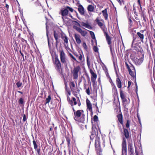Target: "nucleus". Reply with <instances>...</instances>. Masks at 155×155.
Masks as SVG:
<instances>
[{
  "label": "nucleus",
  "mask_w": 155,
  "mask_h": 155,
  "mask_svg": "<svg viewBox=\"0 0 155 155\" xmlns=\"http://www.w3.org/2000/svg\"><path fill=\"white\" fill-rule=\"evenodd\" d=\"M73 28L76 30L78 32H79L81 29L80 28L76 26H74Z\"/></svg>",
  "instance_id": "38"
},
{
  "label": "nucleus",
  "mask_w": 155,
  "mask_h": 155,
  "mask_svg": "<svg viewBox=\"0 0 155 155\" xmlns=\"http://www.w3.org/2000/svg\"><path fill=\"white\" fill-rule=\"evenodd\" d=\"M90 32V34L91 36V38L94 39H95V37L94 32L92 31L87 30Z\"/></svg>",
  "instance_id": "31"
},
{
  "label": "nucleus",
  "mask_w": 155,
  "mask_h": 155,
  "mask_svg": "<svg viewBox=\"0 0 155 155\" xmlns=\"http://www.w3.org/2000/svg\"><path fill=\"white\" fill-rule=\"evenodd\" d=\"M113 91L115 93H117V88H114V89H112Z\"/></svg>",
  "instance_id": "63"
},
{
  "label": "nucleus",
  "mask_w": 155,
  "mask_h": 155,
  "mask_svg": "<svg viewBox=\"0 0 155 155\" xmlns=\"http://www.w3.org/2000/svg\"><path fill=\"white\" fill-rule=\"evenodd\" d=\"M120 95L121 99H123L125 98V96L123 91L121 89L120 90Z\"/></svg>",
  "instance_id": "29"
},
{
  "label": "nucleus",
  "mask_w": 155,
  "mask_h": 155,
  "mask_svg": "<svg viewBox=\"0 0 155 155\" xmlns=\"http://www.w3.org/2000/svg\"><path fill=\"white\" fill-rule=\"evenodd\" d=\"M79 60L80 61L82 60V55L81 54H80V56H79Z\"/></svg>",
  "instance_id": "64"
},
{
  "label": "nucleus",
  "mask_w": 155,
  "mask_h": 155,
  "mask_svg": "<svg viewBox=\"0 0 155 155\" xmlns=\"http://www.w3.org/2000/svg\"><path fill=\"white\" fill-rule=\"evenodd\" d=\"M60 60L61 63L65 64L66 61V55L63 50H62L60 52Z\"/></svg>",
  "instance_id": "6"
},
{
  "label": "nucleus",
  "mask_w": 155,
  "mask_h": 155,
  "mask_svg": "<svg viewBox=\"0 0 155 155\" xmlns=\"http://www.w3.org/2000/svg\"><path fill=\"white\" fill-rule=\"evenodd\" d=\"M124 9L126 10L127 14V15L129 16V10L128 9V6L125 5L124 7Z\"/></svg>",
  "instance_id": "36"
},
{
  "label": "nucleus",
  "mask_w": 155,
  "mask_h": 155,
  "mask_svg": "<svg viewBox=\"0 0 155 155\" xmlns=\"http://www.w3.org/2000/svg\"><path fill=\"white\" fill-rule=\"evenodd\" d=\"M123 102L124 103V104H128L127 103V100L126 98H124L123 99H122Z\"/></svg>",
  "instance_id": "43"
},
{
  "label": "nucleus",
  "mask_w": 155,
  "mask_h": 155,
  "mask_svg": "<svg viewBox=\"0 0 155 155\" xmlns=\"http://www.w3.org/2000/svg\"><path fill=\"white\" fill-rule=\"evenodd\" d=\"M129 63L130 64V65H129L128 64L127 61H125L126 67L127 68L128 70H129L131 68L133 70H134V71L135 72V70L134 66L130 63L129 62Z\"/></svg>",
  "instance_id": "12"
},
{
  "label": "nucleus",
  "mask_w": 155,
  "mask_h": 155,
  "mask_svg": "<svg viewBox=\"0 0 155 155\" xmlns=\"http://www.w3.org/2000/svg\"><path fill=\"white\" fill-rule=\"evenodd\" d=\"M102 13H103V15L105 19L107 20L108 19V15L107 12V8H105L104 10L102 11Z\"/></svg>",
  "instance_id": "22"
},
{
  "label": "nucleus",
  "mask_w": 155,
  "mask_h": 155,
  "mask_svg": "<svg viewBox=\"0 0 155 155\" xmlns=\"http://www.w3.org/2000/svg\"><path fill=\"white\" fill-rule=\"evenodd\" d=\"M93 119H94V121H95V122L97 121L98 120V117L96 115H94V118H93Z\"/></svg>",
  "instance_id": "46"
},
{
  "label": "nucleus",
  "mask_w": 155,
  "mask_h": 155,
  "mask_svg": "<svg viewBox=\"0 0 155 155\" xmlns=\"http://www.w3.org/2000/svg\"><path fill=\"white\" fill-rule=\"evenodd\" d=\"M67 8H68L69 11H71V12H72L73 11V9L69 6L67 7Z\"/></svg>",
  "instance_id": "54"
},
{
  "label": "nucleus",
  "mask_w": 155,
  "mask_h": 155,
  "mask_svg": "<svg viewBox=\"0 0 155 155\" xmlns=\"http://www.w3.org/2000/svg\"><path fill=\"white\" fill-rule=\"evenodd\" d=\"M116 82L117 85L119 88H121L122 87L121 82L120 79L118 78H117L116 80Z\"/></svg>",
  "instance_id": "21"
},
{
  "label": "nucleus",
  "mask_w": 155,
  "mask_h": 155,
  "mask_svg": "<svg viewBox=\"0 0 155 155\" xmlns=\"http://www.w3.org/2000/svg\"><path fill=\"white\" fill-rule=\"evenodd\" d=\"M117 117L118 118V120L120 123L123 126V115L121 113L118 114L117 115Z\"/></svg>",
  "instance_id": "19"
},
{
  "label": "nucleus",
  "mask_w": 155,
  "mask_h": 155,
  "mask_svg": "<svg viewBox=\"0 0 155 155\" xmlns=\"http://www.w3.org/2000/svg\"><path fill=\"white\" fill-rule=\"evenodd\" d=\"M51 99V97L50 95H49L47 98H46L45 100V104L48 103L50 101Z\"/></svg>",
  "instance_id": "30"
},
{
  "label": "nucleus",
  "mask_w": 155,
  "mask_h": 155,
  "mask_svg": "<svg viewBox=\"0 0 155 155\" xmlns=\"http://www.w3.org/2000/svg\"><path fill=\"white\" fill-rule=\"evenodd\" d=\"M80 33L81 35L83 37H84L87 34V31H83L81 29L79 32Z\"/></svg>",
  "instance_id": "26"
},
{
  "label": "nucleus",
  "mask_w": 155,
  "mask_h": 155,
  "mask_svg": "<svg viewBox=\"0 0 155 155\" xmlns=\"http://www.w3.org/2000/svg\"><path fill=\"white\" fill-rule=\"evenodd\" d=\"M40 3L38 1L36 2L35 3V5L36 6H37L39 5Z\"/></svg>",
  "instance_id": "61"
},
{
  "label": "nucleus",
  "mask_w": 155,
  "mask_h": 155,
  "mask_svg": "<svg viewBox=\"0 0 155 155\" xmlns=\"http://www.w3.org/2000/svg\"><path fill=\"white\" fill-rule=\"evenodd\" d=\"M86 92L87 93V94L88 95H89L90 94V91L89 88V87L86 90Z\"/></svg>",
  "instance_id": "57"
},
{
  "label": "nucleus",
  "mask_w": 155,
  "mask_h": 155,
  "mask_svg": "<svg viewBox=\"0 0 155 155\" xmlns=\"http://www.w3.org/2000/svg\"><path fill=\"white\" fill-rule=\"evenodd\" d=\"M94 7L91 5H89L87 7V10L89 12H93L94 9Z\"/></svg>",
  "instance_id": "24"
},
{
  "label": "nucleus",
  "mask_w": 155,
  "mask_h": 155,
  "mask_svg": "<svg viewBox=\"0 0 155 155\" xmlns=\"http://www.w3.org/2000/svg\"><path fill=\"white\" fill-rule=\"evenodd\" d=\"M73 28L76 30L78 32H79L81 29L80 28L76 26H74Z\"/></svg>",
  "instance_id": "37"
},
{
  "label": "nucleus",
  "mask_w": 155,
  "mask_h": 155,
  "mask_svg": "<svg viewBox=\"0 0 155 155\" xmlns=\"http://www.w3.org/2000/svg\"><path fill=\"white\" fill-rule=\"evenodd\" d=\"M131 81H128V87H129L131 85Z\"/></svg>",
  "instance_id": "62"
},
{
  "label": "nucleus",
  "mask_w": 155,
  "mask_h": 155,
  "mask_svg": "<svg viewBox=\"0 0 155 155\" xmlns=\"http://www.w3.org/2000/svg\"><path fill=\"white\" fill-rule=\"evenodd\" d=\"M130 56L131 60L137 65H140L143 62V59L142 58H138L134 57L132 54H131Z\"/></svg>",
  "instance_id": "4"
},
{
  "label": "nucleus",
  "mask_w": 155,
  "mask_h": 155,
  "mask_svg": "<svg viewBox=\"0 0 155 155\" xmlns=\"http://www.w3.org/2000/svg\"><path fill=\"white\" fill-rule=\"evenodd\" d=\"M92 77L91 78H96L97 77V74L95 73L91 74Z\"/></svg>",
  "instance_id": "51"
},
{
  "label": "nucleus",
  "mask_w": 155,
  "mask_h": 155,
  "mask_svg": "<svg viewBox=\"0 0 155 155\" xmlns=\"http://www.w3.org/2000/svg\"><path fill=\"white\" fill-rule=\"evenodd\" d=\"M16 84L18 87H19L21 86L22 83L20 81H18L16 83Z\"/></svg>",
  "instance_id": "39"
},
{
  "label": "nucleus",
  "mask_w": 155,
  "mask_h": 155,
  "mask_svg": "<svg viewBox=\"0 0 155 155\" xmlns=\"http://www.w3.org/2000/svg\"><path fill=\"white\" fill-rule=\"evenodd\" d=\"M63 40L65 43L67 44L68 43V40L67 37H65Z\"/></svg>",
  "instance_id": "48"
},
{
  "label": "nucleus",
  "mask_w": 155,
  "mask_h": 155,
  "mask_svg": "<svg viewBox=\"0 0 155 155\" xmlns=\"http://www.w3.org/2000/svg\"><path fill=\"white\" fill-rule=\"evenodd\" d=\"M149 40L150 46V48H151V49L152 50L153 49V44L151 42V40L150 39H149Z\"/></svg>",
  "instance_id": "49"
},
{
  "label": "nucleus",
  "mask_w": 155,
  "mask_h": 155,
  "mask_svg": "<svg viewBox=\"0 0 155 155\" xmlns=\"http://www.w3.org/2000/svg\"><path fill=\"white\" fill-rule=\"evenodd\" d=\"M128 22H129V27L130 28H131L132 26V21L131 20L129 16L128 17Z\"/></svg>",
  "instance_id": "33"
},
{
  "label": "nucleus",
  "mask_w": 155,
  "mask_h": 155,
  "mask_svg": "<svg viewBox=\"0 0 155 155\" xmlns=\"http://www.w3.org/2000/svg\"><path fill=\"white\" fill-rule=\"evenodd\" d=\"M100 138L98 135H97L95 140V148L97 150H99L100 149Z\"/></svg>",
  "instance_id": "8"
},
{
  "label": "nucleus",
  "mask_w": 155,
  "mask_h": 155,
  "mask_svg": "<svg viewBox=\"0 0 155 155\" xmlns=\"http://www.w3.org/2000/svg\"><path fill=\"white\" fill-rule=\"evenodd\" d=\"M87 106V109H88L89 111L92 112V107L91 103L90 101L88 99H87L86 101Z\"/></svg>",
  "instance_id": "18"
},
{
  "label": "nucleus",
  "mask_w": 155,
  "mask_h": 155,
  "mask_svg": "<svg viewBox=\"0 0 155 155\" xmlns=\"http://www.w3.org/2000/svg\"><path fill=\"white\" fill-rule=\"evenodd\" d=\"M18 103L19 104H21V105L24 104V103L23 98H22V97H21L20 98L19 101H18Z\"/></svg>",
  "instance_id": "35"
},
{
  "label": "nucleus",
  "mask_w": 155,
  "mask_h": 155,
  "mask_svg": "<svg viewBox=\"0 0 155 155\" xmlns=\"http://www.w3.org/2000/svg\"><path fill=\"white\" fill-rule=\"evenodd\" d=\"M69 56L71 58L73 59L75 61L77 62V60L76 58L71 53H69Z\"/></svg>",
  "instance_id": "41"
},
{
  "label": "nucleus",
  "mask_w": 155,
  "mask_h": 155,
  "mask_svg": "<svg viewBox=\"0 0 155 155\" xmlns=\"http://www.w3.org/2000/svg\"><path fill=\"white\" fill-rule=\"evenodd\" d=\"M96 79V78H91V81L94 84H95V80Z\"/></svg>",
  "instance_id": "58"
},
{
  "label": "nucleus",
  "mask_w": 155,
  "mask_h": 155,
  "mask_svg": "<svg viewBox=\"0 0 155 155\" xmlns=\"http://www.w3.org/2000/svg\"><path fill=\"white\" fill-rule=\"evenodd\" d=\"M98 48L96 46H94L93 47V50L95 52H97L98 51Z\"/></svg>",
  "instance_id": "50"
},
{
  "label": "nucleus",
  "mask_w": 155,
  "mask_h": 155,
  "mask_svg": "<svg viewBox=\"0 0 155 155\" xmlns=\"http://www.w3.org/2000/svg\"><path fill=\"white\" fill-rule=\"evenodd\" d=\"M54 36L56 40V46L57 47L58 43H59V41L58 40L59 37V35L58 33H57L55 31H54Z\"/></svg>",
  "instance_id": "15"
},
{
  "label": "nucleus",
  "mask_w": 155,
  "mask_h": 155,
  "mask_svg": "<svg viewBox=\"0 0 155 155\" xmlns=\"http://www.w3.org/2000/svg\"><path fill=\"white\" fill-rule=\"evenodd\" d=\"M119 3L120 5H122V4H124L123 0H116Z\"/></svg>",
  "instance_id": "47"
},
{
  "label": "nucleus",
  "mask_w": 155,
  "mask_h": 155,
  "mask_svg": "<svg viewBox=\"0 0 155 155\" xmlns=\"http://www.w3.org/2000/svg\"><path fill=\"white\" fill-rule=\"evenodd\" d=\"M146 39L147 40V38H146ZM145 45H146V46L147 47V50L148 51V50H149V46H148V43H147V40L145 42Z\"/></svg>",
  "instance_id": "53"
},
{
  "label": "nucleus",
  "mask_w": 155,
  "mask_h": 155,
  "mask_svg": "<svg viewBox=\"0 0 155 155\" xmlns=\"http://www.w3.org/2000/svg\"><path fill=\"white\" fill-rule=\"evenodd\" d=\"M137 39L139 38L141 41L143 43V40L144 39L143 34L140 32H137Z\"/></svg>",
  "instance_id": "17"
},
{
  "label": "nucleus",
  "mask_w": 155,
  "mask_h": 155,
  "mask_svg": "<svg viewBox=\"0 0 155 155\" xmlns=\"http://www.w3.org/2000/svg\"><path fill=\"white\" fill-rule=\"evenodd\" d=\"M82 46L84 48L85 50H86L87 48V45L86 44V43L85 42H84L82 44Z\"/></svg>",
  "instance_id": "45"
},
{
  "label": "nucleus",
  "mask_w": 155,
  "mask_h": 155,
  "mask_svg": "<svg viewBox=\"0 0 155 155\" xmlns=\"http://www.w3.org/2000/svg\"><path fill=\"white\" fill-rule=\"evenodd\" d=\"M130 33L131 35H132L133 38V40L132 42V44H133V43H134L135 41H137V40H136V39H137V35H136V31L134 29H133L131 30Z\"/></svg>",
  "instance_id": "11"
},
{
  "label": "nucleus",
  "mask_w": 155,
  "mask_h": 155,
  "mask_svg": "<svg viewBox=\"0 0 155 155\" xmlns=\"http://www.w3.org/2000/svg\"><path fill=\"white\" fill-rule=\"evenodd\" d=\"M96 21L97 22V23L98 25H99V26L101 27L103 26V23L100 21V20L97 19V18L96 19Z\"/></svg>",
  "instance_id": "32"
},
{
  "label": "nucleus",
  "mask_w": 155,
  "mask_h": 155,
  "mask_svg": "<svg viewBox=\"0 0 155 155\" xmlns=\"http://www.w3.org/2000/svg\"><path fill=\"white\" fill-rule=\"evenodd\" d=\"M81 25L82 26H83L89 29H92V27L90 25L84 22H82L81 23Z\"/></svg>",
  "instance_id": "23"
},
{
  "label": "nucleus",
  "mask_w": 155,
  "mask_h": 155,
  "mask_svg": "<svg viewBox=\"0 0 155 155\" xmlns=\"http://www.w3.org/2000/svg\"><path fill=\"white\" fill-rule=\"evenodd\" d=\"M132 69L128 70L129 74L132 77H134L135 76V74L132 71Z\"/></svg>",
  "instance_id": "28"
},
{
  "label": "nucleus",
  "mask_w": 155,
  "mask_h": 155,
  "mask_svg": "<svg viewBox=\"0 0 155 155\" xmlns=\"http://www.w3.org/2000/svg\"><path fill=\"white\" fill-rule=\"evenodd\" d=\"M74 37L77 43L80 44L81 42L80 35L78 34H75L74 35Z\"/></svg>",
  "instance_id": "16"
},
{
  "label": "nucleus",
  "mask_w": 155,
  "mask_h": 155,
  "mask_svg": "<svg viewBox=\"0 0 155 155\" xmlns=\"http://www.w3.org/2000/svg\"><path fill=\"white\" fill-rule=\"evenodd\" d=\"M65 37H67L65 34H61V38L63 40Z\"/></svg>",
  "instance_id": "56"
},
{
  "label": "nucleus",
  "mask_w": 155,
  "mask_h": 155,
  "mask_svg": "<svg viewBox=\"0 0 155 155\" xmlns=\"http://www.w3.org/2000/svg\"><path fill=\"white\" fill-rule=\"evenodd\" d=\"M124 134L125 138H123L121 144V155H127V143L126 138L128 139L129 137V133L128 130L124 128Z\"/></svg>",
  "instance_id": "1"
},
{
  "label": "nucleus",
  "mask_w": 155,
  "mask_h": 155,
  "mask_svg": "<svg viewBox=\"0 0 155 155\" xmlns=\"http://www.w3.org/2000/svg\"><path fill=\"white\" fill-rule=\"evenodd\" d=\"M133 10L134 11V14L136 15L137 13L136 12L135 8L134 6H133Z\"/></svg>",
  "instance_id": "60"
},
{
  "label": "nucleus",
  "mask_w": 155,
  "mask_h": 155,
  "mask_svg": "<svg viewBox=\"0 0 155 155\" xmlns=\"http://www.w3.org/2000/svg\"><path fill=\"white\" fill-rule=\"evenodd\" d=\"M130 122V121L129 120H127L126 126L127 128H128L129 127Z\"/></svg>",
  "instance_id": "44"
},
{
  "label": "nucleus",
  "mask_w": 155,
  "mask_h": 155,
  "mask_svg": "<svg viewBox=\"0 0 155 155\" xmlns=\"http://www.w3.org/2000/svg\"><path fill=\"white\" fill-rule=\"evenodd\" d=\"M87 65L88 66H89L90 65V61L88 60V57L87 58Z\"/></svg>",
  "instance_id": "59"
},
{
  "label": "nucleus",
  "mask_w": 155,
  "mask_h": 155,
  "mask_svg": "<svg viewBox=\"0 0 155 155\" xmlns=\"http://www.w3.org/2000/svg\"><path fill=\"white\" fill-rule=\"evenodd\" d=\"M33 143L34 145V148L35 149L38 155H40V149L38 148V146L36 141L34 140L33 141Z\"/></svg>",
  "instance_id": "20"
},
{
  "label": "nucleus",
  "mask_w": 155,
  "mask_h": 155,
  "mask_svg": "<svg viewBox=\"0 0 155 155\" xmlns=\"http://www.w3.org/2000/svg\"><path fill=\"white\" fill-rule=\"evenodd\" d=\"M110 51V53L113 57H114V54H115V51L114 48H113L112 47L111 45H110L109 46Z\"/></svg>",
  "instance_id": "25"
},
{
  "label": "nucleus",
  "mask_w": 155,
  "mask_h": 155,
  "mask_svg": "<svg viewBox=\"0 0 155 155\" xmlns=\"http://www.w3.org/2000/svg\"><path fill=\"white\" fill-rule=\"evenodd\" d=\"M46 36L47 37L48 42V47H49V48H50L51 46V45L50 44V43H49V38L48 35V29H47V27H46Z\"/></svg>",
  "instance_id": "27"
},
{
  "label": "nucleus",
  "mask_w": 155,
  "mask_h": 155,
  "mask_svg": "<svg viewBox=\"0 0 155 155\" xmlns=\"http://www.w3.org/2000/svg\"><path fill=\"white\" fill-rule=\"evenodd\" d=\"M66 141L68 143V145L69 146L70 144V140L68 137H66Z\"/></svg>",
  "instance_id": "40"
},
{
  "label": "nucleus",
  "mask_w": 155,
  "mask_h": 155,
  "mask_svg": "<svg viewBox=\"0 0 155 155\" xmlns=\"http://www.w3.org/2000/svg\"><path fill=\"white\" fill-rule=\"evenodd\" d=\"M27 120V118H26V115L25 114H24L23 116V120L24 122H25Z\"/></svg>",
  "instance_id": "55"
},
{
  "label": "nucleus",
  "mask_w": 155,
  "mask_h": 155,
  "mask_svg": "<svg viewBox=\"0 0 155 155\" xmlns=\"http://www.w3.org/2000/svg\"><path fill=\"white\" fill-rule=\"evenodd\" d=\"M54 64L56 70L61 75H63V71L61 68V62L59 60L58 56L55 55L54 61Z\"/></svg>",
  "instance_id": "3"
},
{
  "label": "nucleus",
  "mask_w": 155,
  "mask_h": 155,
  "mask_svg": "<svg viewBox=\"0 0 155 155\" xmlns=\"http://www.w3.org/2000/svg\"><path fill=\"white\" fill-rule=\"evenodd\" d=\"M73 22L75 23V24L77 26H78L79 27L81 26L80 25L78 22L77 21H73Z\"/></svg>",
  "instance_id": "52"
},
{
  "label": "nucleus",
  "mask_w": 155,
  "mask_h": 155,
  "mask_svg": "<svg viewBox=\"0 0 155 155\" xmlns=\"http://www.w3.org/2000/svg\"><path fill=\"white\" fill-rule=\"evenodd\" d=\"M68 11L67 8H64L61 10L59 14L63 16L67 15L68 14Z\"/></svg>",
  "instance_id": "14"
},
{
  "label": "nucleus",
  "mask_w": 155,
  "mask_h": 155,
  "mask_svg": "<svg viewBox=\"0 0 155 155\" xmlns=\"http://www.w3.org/2000/svg\"><path fill=\"white\" fill-rule=\"evenodd\" d=\"M104 35L105 36L106 41L108 45H111V38L107 32L104 31Z\"/></svg>",
  "instance_id": "10"
},
{
  "label": "nucleus",
  "mask_w": 155,
  "mask_h": 155,
  "mask_svg": "<svg viewBox=\"0 0 155 155\" xmlns=\"http://www.w3.org/2000/svg\"><path fill=\"white\" fill-rule=\"evenodd\" d=\"M128 151L130 155H134V151L133 144L132 143H128Z\"/></svg>",
  "instance_id": "5"
},
{
  "label": "nucleus",
  "mask_w": 155,
  "mask_h": 155,
  "mask_svg": "<svg viewBox=\"0 0 155 155\" xmlns=\"http://www.w3.org/2000/svg\"><path fill=\"white\" fill-rule=\"evenodd\" d=\"M84 112L83 110H78L74 113V119L75 120L82 123H84L85 120L84 114H82Z\"/></svg>",
  "instance_id": "2"
},
{
  "label": "nucleus",
  "mask_w": 155,
  "mask_h": 155,
  "mask_svg": "<svg viewBox=\"0 0 155 155\" xmlns=\"http://www.w3.org/2000/svg\"><path fill=\"white\" fill-rule=\"evenodd\" d=\"M75 87V85L74 82H71L70 83V87L72 91L74 90V89L72 88V87Z\"/></svg>",
  "instance_id": "34"
},
{
  "label": "nucleus",
  "mask_w": 155,
  "mask_h": 155,
  "mask_svg": "<svg viewBox=\"0 0 155 155\" xmlns=\"http://www.w3.org/2000/svg\"><path fill=\"white\" fill-rule=\"evenodd\" d=\"M92 132H91V135L90 136V138L91 140H92L94 138V135L96 134V130H97L94 126L92 125Z\"/></svg>",
  "instance_id": "9"
},
{
  "label": "nucleus",
  "mask_w": 155,
  "mask_h": 155,
  "mask_svg": "<svg viewBox=\"0 0 155 155\" xmlns=\"http://www.w3.org/2000/svg\"><path fill=\"white\" fill-rule=\"evenodd\" d=\"M67 100L69 102L70 104H71V106H73L72 101L71 100H70L69 97L68 96L67 97Z\"/></svg>",
  "instance_id": "42"
},
{
  "label": "nucleus",
  "mask_w": 155,
  "mask_h": 155,
  "mask_svg": "<svg viewBox=\"0 0 155 155\" xmlns=\"http://www.w3.org/2000/svg\"><path fill=\"white\" fill-rule=\"evenodd\" d=\"M78 10L81 15H84V9L83 6L80 5L78 6Z\"/></svg>",
  "instance_id": "13"
},
{
  "label": "nucleus",
  "mask_w": 155,
  "mask_h": 155,
  "mask_svg": "<svg viewBox=\"0 0 155 155\" xmlns=\"http://www.w3.org/2000/svg\"><path fill=\"white\" fill-rule=\"evenodd\" d=\"M80 69V67L78 66L74 68L73 73L74 78V79H77L78 77V72Z\"/></svg>",
  "instance_id": "7"
}]
</instances>
